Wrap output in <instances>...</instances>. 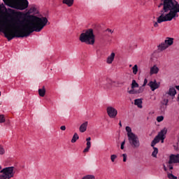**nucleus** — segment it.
Segmentation results:
<instances>
[{"label":"nucleus","instance_id":"obj_24","mask_svg":"<svg viewBox=\"0 0 179 179\" xmlns=\"http://www.w3.org/2000/svg\"><path fill=\"white\" fill-rule=\"evenodd\" d=\"M78 139H79V135H78L77 133H75L71 139V143H75V142H76Z\"/></svg>","mask_w":179,"mask_h":179},{"label":"nucleus","instance_id":"obj_26","mask_svg":"<svg viewBox=\"0 0 179 179\" xmlns=\"http://www.w3.org/2000/svg\"><path fill=\"white\" fill-rule=\"evenodd\" d=\"M167 110V106L165 105H161L160 106V111L162 114H164L166 113V110Z\"/></svg>","mask_w":179,"mask_h":179},{"label":"nucleus","instance_id":"obj_45","mask_svg":"<svg viewBox=\"0 0 179 179\" xmlns=\"http://www.w3.org/2000/svg\"><path fill=\"white\" fill-rule=\"evenodd\" d=\"M106 31H108V33H114V31L113 30H111L110 29H107Z\"/></svg>","mask_w":179,"mask_h":179},{"label":"nucleus","instance_id":"obj_41","mask_svg":"<svg viewBox=\"0 0 179 179\" xmlns=\"http://www.w3.org/2000/svg\"><path fill=\"white\" fill-rule=\"evenodd\" d=\"M167 166L169 167V170H173V165H171V164H169L168 162Z\"/></svg>","mask_w":179,"mask_h":179},{"label":"nucleus","instance_id":"obj_48","mask_svg":"<svg viewBox=\"0 0 179 179\" xmlns=\"http://www.w3.org/2000/svg\"><path fill=\"white\" fill-rule=\"evenodd\" d=\"M176 89H177V90H179V85H176Z\"/></svg>","mask_w":179,"mask_h":179},{"label":"nucleus","instance_id":"obj_35","mask_svg":"<svg viewBox=\"0 0 179 179\" xmlns=\"http://www.w3.org/2000/svg\"><path fill=\"white\" fill-rule=\"evenodd\" d=\"M0 155H5V149L2 145H0Z\"/></svg>","mask_w":179,"mask_h":179},{"label":"nucleus","instance_id":"obj_33","mask_svg":"<svg viewBox=\"0 0 179 179\" xmlns=\"http://www.w3.org/2000/svg\"><path fill=\"white\" fill-rule=\"evenodd\" d=\"M115 159H117V155H112L110 156V160L113 163H114V162H115Z\"/></svg>","mask_w":179,"mask_h":179},{"label":"nucleus","instance_id":"obj_27","mask_svg":"<svg viewBox=\"0 0 179 179\" xmlns=\"http://www.w3.org/2000/svg\"><path fill=\"white\" fill-rule=\"evenodd\" d=\"M126 131L127 132L128 138H129V135H131V134H134L132 132V129H131L129 126L126 127Z\"/></svg>","mask_w":179,"mask_h":179},{"label":"nucleus","instance_id":"obj_1","mask_svg":"<svg viewBox=\"0 0 179 179\" xmlns=\"http://www.w3.org/2000/svg\"><path fill=\"white\" fill-rule=\"evenodd\" d=\"M10 13L13 15L10 20L12 27L15 29L12 35L6 31L3 33L5 38L8 41L13 40L15 37L17 38H23V37H29L31 33L36 31L40 33L42 29H44L48 23V20L45 17H39L36 15H29L21 11H15L13 9H8Z\"/></svg>","mask_w":179,"mask_h":179},{"label":"nucleus","instance_id":"obj_34","mask_svg":"<svg viewBox=\"0 0 179 179\" xmlns=\"http://www.w3.org/2000/svg\"><path fill=\"white\" fill-rule=\"evenodd\" d=\"M0 179H8V178L5 176L3 172L0 171Z\"/></svg>","mask_w":179,"mask_h":179},{"label":"nucleus","instance_id":"obj_7","mask_svg":"<svg viewBox=\"0 0 179 179\" xmlns=\"http://www.w3.org/2000/svg\"><path fill=\"white\" fill-rule=\"evenodd\" d=\"M13 170H15L14 166H9V167H6L1 170V173H4V176L10 179L12 177L15 176V173L13 172Z\"/></svg>","mask_w":179,"mask_h":179},{"label":"nucleus","instance_id":"obj_28","mask_svg":"<svg viewBox=\"0 0 179 179\" xmlns=\"http://www.w3.org/2000/svg\"><path fill=\"white\" fill-rule=\"evenodd\" d=\"M161 106H169V99H164L162 101H161Z\"/></svg>","mask_w":179,"mask_h":179},{"label":"nucleus","instance_id":"obj_14","mask_svg":"<svg viewBox=\"0 0 179 179\" xmlns=\"http://www.w3.org/2000/svg\"><path fill=\"white\" fill-rule=\"evenodd\" d=\"M166 94L174 97V96L177 94V90H176V88H174L173 87H170L169 92H166Z\"/></svg>","mask_w":179,"mask_h":179},{"label":"nucleus","instance_id":"obj_43","mask_svg":"<svg viewBox=\"0 0 179 179\" xmlns=\"http://www.w3.org/2000/svg\"><path fill=\"white\" fill-rule=\"evenodd\" d=\"M156 144H157V143H156L155 141H152L151 142V146H152V148H154L155 146L156 145Z\"/></svg>","mask_w":179,"mask_h":179},{"label":"nucleus","instance_id":"obj_18","mask_svg":"<svg viewBox=\"0 0 179 179\" xmlns=\"http://www.w3.org/2000/svg\"><path fill=\"white\" fill-rule=\"evenodd\" d=\"M114 58H115V53L112 52L110 56L108 57L106 62L107 64H113V61H114Z\"/></svg>","mask_w":179,"mask_h":179},{"label":"nucleus","instance_id":"obj_38","mask_svg":"<svg viewBox=\"0 0 179 179\" xmlns=\"http://www.w3.org/2000/svg\"><path fill=\"white\" fill-rule=\"evenodd\" d=\"M124 145H125V140H124V141L122 142V143H121L120 149H121L122 150H124Z\"/></svg>","mask_w":179,"mask_h":179},{"label":"nucleus","instance_id":"obj_9","mask_svg":"<svg viewBox=\"0 0 179 179\" xmlns=\"http://www.w3.org/2000/svg\"><path fill=\"white\" fill-rule=\"evenodd\" d=\"M106 113L110 118H115L117 114H118V110L113 106H108L106 108Z\"/></svg>","mask_w":179,"mask_h":179},{"label":"nucleus","instance_id":"obj_8","mask_svg":"<svg viewBox=\"0 0 179 179\" xmlns=\"http://www.w3.org/2000/svg\"><path fill=\"white\" fill-rule=\"evenodd\" d=\"M136 87H139V84L136 83V80H133L131 82V89L128 90L127 93H129V94H141V93H143L139 92V88L138 90H135Z\"/></svg>","mask_w":179,"mask_h":179},{"label":"nucleus","instance_id":"obj_51","mask_svg":"<svg viewBox=\"0 0 179 179\" xmlns=\"http://www.w3.org/2000/svg\"><path fill=\"white\" fill-rule=\"evenodd\" d=\"M129 66H132V65H130Z\"/></svg>","mask_w":179,"mask_h":179},{"label":"nucleus","instance_id":"obj_4","mask_svg":"<svg viewBox=\"0 0 179 179\" xmlns=\"http://www.w3.org/2000/svg\"><path fill=\"white\" fill-rule=\"evenodd\" d=\"M3 2L7 6L17 10H24L29 8V1L27 0H3Z\"/></svg>","mask_w":179,"mask_h":179},{"label":"nucleus","instance_id":"obj_2","mask_svg":"<svg viewBox=\"0 0 179 179\" xmlns=\"http://www.w3.org/2000/svg\"><path fill=\"white\" fill-rule=\"evenodd\" d=\"M161 3L158 5V8H162L161 15L157 17L158 23L163 22H171L172 19L178 17L179 3L176 0H159Z\"/></svg>","mask_w":179,"mask_h":179},{"label":"nucleus","instance_id":"obj_5","mask_svg":"<svg viewBox=\"0 0 179 179\" xmlns=\"http://www.w3.org/2000/svg\"><path fill=\"white\" fill-rule=\"evenodd\" d=\"M79 40L81 41V43H85V44L93 45L95 42L93 29H89L85 32L82 33L80 35Z\"/></svg>","mask_w":179,"mask_h":179},{"label":"nucleus","instance_id":"obj_19","mask_svg":"<svg viewBox=\"0 0 179 179\" xmlns=\"http://www.w3.org/2000/svg\"><path fill=\"white\" fill-rule=\"evenodd\" d=\"M134 104L135 106H137L138 108H142V99H137L134 100Z\"/></svg>","mask_w":179,"mask_h":179},{"label":"nucleus","instance_id":"obj_10","mask_svg":"<svg viewBox=\"0 0 179 179\" xmlns=\"http://www.w3.org/2000/svg\"><path fill=\"white\" fill-rule=\"evenodd\" d=\"M169 164H173L176 163H179V154L178 155H171L169 157V161L168 162Z\"/></svg>","mask_w":179,"mask_h":179},{"label":"nucleus","instance_id":"obj_42","mask_svg":"<svg viewBox=\"0 0 179 179\" xmlns=\"http://www.w3.org/2000/svg\"><path fill=\"white\" fill-rule=\"evenodd\" d=\"M159 23L157 21L154 22V27H159Z\"/></svg>","mask_w":179,"mask_h":179},{"label":"nucleus","instance_id":"obj_50","mask_svg":"<svg viewBox=\"0 0 179 179\" xmlns=\"http://www.w3.org/2000/svg\"><path fill=\"white\" fill-rule=\"evenodd\" d=\"M2 169V167L1 166H0V170H1Z\"/></svg>","mask_w":179,"mask_h":179},{"label":"nucleus","instance_id":"obj_30","mask_svg":"<svg viewBox=\"0 0 179 179\" xmlns=\"http://www.w3.org/2000/svg\"><path fill=\"white\" fill-rule=\"evenodd\" d=\"M132 69H133V73L134 74V75H136V73H138V65H134V66H133V68H132Z\"/></svg>","mask_w":179,"mask_h":179},{"label":"nucleus","instance_id":"obj_36","mask_svg":"<svg viewBox=\"0 0 179 179\" xmlns=\"http://www.w3.org/2000/svg\"><path fill=\"white\" fill-rule=\"evenodd\" d=\"M2 122H5V117L3 115H0V123L2 124Z\"/></svg>","mask_w":179,"mask_h":179},{"label":"nucleus","instance_id":"obj_15","mask_svg":"<svg viewBox=\"0 0 179 179\" xmlns=\"http://www.w3.org/2000/svg\"><path fill=\"white\" fill-rule=\"evenodd\" d=\"M157 48L159 51H164V50H167L168 46L164 42H162L159 45H157Z\"/></svg>","mask_w":179,"mask_h":179},{"label":"nucleus","instance_id":"obj_6","mask_svg":"<svg viewBox=\"0 0 179 179\" xmlns=\"http://www.w3.org/2000/svg\"><path fill=\"white\" fill-rule=\"evenodd\" d=\"M129 142L132 148H139L141 143L139 142V138L135 134H129Z\"/></svg>","mask_w":179,"mask_h":179},{"label":"nucleus","instance_id":"obj_46","mask_svg":"<svg viewBox=\"0 0 179 179\" xmlns=\"http://www.w3.org/2000/svg\"><path fill=\"white\" fill-rule=\"evenodd\" d=\"M164 170V171H167V167H166V165L164 164H163Z\"/></svg>","mask_w":179,"mask_h":179},{"label":"nucleus","instance_id":"obj_37","mask_svg":"<svg viewBox=\"0 0 179 179\" xmlns=\"http://www.w3.org/2000/svg\"><path fill=\"white\" fill-rule=\"evenodd\" d=\"M122 156L123 157V162H127V158L128 157V155L127 154H122Z\"/></svg>","mask_w":179,"mask_h":179},{"label":"nucleus","instance_id":"obj_49","mask_svg":"<svg viewBox=\"0 0 179 179\" xmlns=\"http://www.w3.org/2000/svg\"><path fill=\"white\" fill-rule=\"evenodd\" d=\"M119 125H120V127H122V124H121V121H120Z\"/></svg>","mask_w":179,"mask_h":179},{"label":"nucleus","instance_id":"obj_52","mask_svg":"<svg viewBox=\"0 0 179 179\" xmlns=\"http://www.w3.org/2000/svg\"><path fill=\"white\" fill-rule=\"evenodd\" d=\"M0 96H1V92H0Z\"/></svg>","mask_w":179,"mask_h":179},{"label":"nucleus","instance_id":"obj_21","mask_svg":"<svg viewBox=\"0 0 179 179\" xmlns=\"http://www.w3.org/2000/svg\"><path fill=\"white\" fill-rule=\"evenodd\" d=\"M38 94L41 97H44L45 96V88L43 87V89L38 90Z\"/></svg>","mask_w":179,"mask_h":179},{"label":"nucleus","instance_id":"obj_16","mask_svg":"<svg viewBox=\"0 0 179 179\" xmlns=\"http://www.w3.org/2000/svg\"><path fill=\"white\" fill-rule=\"evenodd\" d=\"M87 125H88V122H85L84 123H83L79 128V131L80 132H86V130L87 129Z\"/></svg>","mask_w":179,"mask_h":179},{"label":"nucleus","instance_id":"obj_23","mask_svg":"<svg viewBox=\"0 0 179 179\" xmlns=\"http://www.w3.org/2000/svg\"><path fill=\"white\" fill-rule=\"evenodd\" d=\"M63 3L67 5V6H71L73 5V0H63Z\"/></svg>","mask_w":179,"mask_h":179},{"label":"nucleus","instance_id":"obj_44","mask_svg":"<svg viewBox=\"0 0 179 179\" xmlns=\"http://www.w3.org/2000/svg\"><path fill=\"white\" fill-rule=\"evenodd\" d=\"M60 129H61L62 131H65V129H66V127H65V126H61Z\"/></svg>","mask_w":179,"mask_h":179},{"label":"nucleus","instance_id":"obj_32","mask_svg":"<svg viewBox=\"0 0 179 179\" xmlns=\"http://www.w3.org/2000/svg\"><path fill=\"white\" fill-rule=\"evenodd\" d=\"M164 120V117L163 116H158L157 117V122H162Z\"/></svg>","mask_w":179,"mask_h":179},{"label":"nucleus","instance_id":"obj_20","mask_svg":"<svg viewBox=\"0 0 179 179\" xmlns=\"http://www.w3.org/2000/svg\"><path fill=\"white\" fill-rule=\"evenodd\" d=\"M146 85H148V79L145 78L143 85L139 87L138 92L143 93V90H145V86H146Z\"/></svg>","mask_w":179,"mask_h":179},{"label":"nucleus","instance_id":"obj_22","mask_svg":"<svg viewBox=\"0 0 179 179\" xmlns=\"http://www.w3.org/2000/svg\"><path fill=\"white\" fill-rule=\"evenodd\" d=\"M162 131H160L158 134L155 137V138L152 140L155 141L157 144L160 142V136H161Z\"/></svg>","mask_w":179,"mask_h":179},{"label":"nucleus","instance_id":"obj_17","mask_svg":"<svg viewBox=\"0 0 179 179\" xmlns=\"http://www.w3.org/2000/svg\"><path fill=\"white\" fill-rule=\"evenodd\" d=\"M166 46L169 48L170 45H173V43H174V38L167 37L166 39L164 41Z\"/></svg>","mask_w":179,"mask_h":179},{"label":"nucleus","instance_id":"obj_3","mask_svg":"<svg viewBox=\"0 0 179 179\" xmlns=\"http://www.w3.org/2000/svg\"><path fill=\"white\" fill-rule=\"evenodd\" d=\"M2 9H5L6 13L10 17L9 23H10V19L13 17V15L9 11V9L12 8H6V6H5L3 3L0 4V33L4 34L9 30V28L8 27V22L3 20V14L5 12H3Z\"/></svg>","mask_w":179,"mask_h":179},{"label":"nucleus","instance_id":"obj_11","mask_svg":"<svg viewBox=\"0 0 179 179\" xmlns=\"http://www.w3.org/2000/svg\"><path fill=\"white\" fill-rule=\"evenodd\" d=\"M148 85V86H150L152 92H155L156 90V89H159V87L160 86L157 83L156 80H155L154 81H150Z\"/></svg>","mask_w":179,"mask_h":179},{"label":"nucleus","instance_id":"obj_47","mask_svg":"<svg viewBox=\"0 0 179 179\" xmlns=\"http://www.w3.org/2000/svg\"><path fill=\"white\" fill-rule=\"evenodd\" d=\"M91 139L92 138L90 137H88V138H86V141L87 142H90Z\"/></svg>","mask_w":179,"mask_h":179},{"label":"nucleus","instance_id":"obj_39","mask_svg":"<svg viewBox=\"0 0 179 179\" xmlns=\"http://www.w3.org/2000/svg\"><path fill=\"white\" fill-rule=\"evenodd\" d=\"M90 150V147H86L84 150H83V152L84 153H86L87 152H89V150Z\"/></svg>","mask_w":179,"mask_h":179},{"label":"nucleus","instance_id":"obj_12","mask_svg":"<svg viewBox=\"0 0 179 179\" xmlns=\"http://www.w3.org/2000/svg\"><path fill=\"white\" fill-rule=\"evenodd\" d=\"M166 134H167V129H164L161 130V136H160L161 143H164V139H166Z\"/></svg>","mask_w":179,"mask_h":179},{"label":"nucleus","instance_id":"obj_40","mask_svg":"<svg viewBox=\"0 0 179 179\" xmlns=\"http://www.w3.org/2000/svg\"><path fill=\"white\" fill-rule=\"evenodd\" d=\"M92 147V143L90 141H87V148H91Z\"/></svg>","mask_w":179,"mask_h":179},{"label":"nucleus","instance_id":"obj_29","mask_svg":"<svg viewBox=\"0 0 179 179\" xmlns=\"http://www.w3.org/2000/svg\"><path fill=\"white\" fill-rule=\"evenodd\" d=\"M82 179H96V178L93 175H87L84 176Z\"/></svg>","mask_w":179,"mask_h":179},{"label":"nucleus","instance_id":"obj_31","mask_svg":"<svg viewBox=\"0 0 179 179\" xmlns=\"http://www.w3.org/2000/svg\"><path fill=\"white\" fill-rule=\"evenodd\" d=\"M168 178L169 179H177V176L173 175V173H168Z\"/></svg>","mask_w":179,"mask_h":179},{"label":"nucleus","instance_id":"obj_25","mask_svg":"<svg viewBox=\"0 0 179 179\" xmlns=\"http://www.w3.org/2000/svg\"><path fill=\"white\" fill-rule=\"evenodd\" d=\"M153 149H154V151L152 153V157H157V154L159 153V150L156 147H154Z\"/></svg>","mask_w":179,"mask_h":179},{"label":"nucleus","instance_id":"obj_13","mask_svg":"<svg viewBox=\"0 0 179 179\" xmlns=\"http://www.w3.org/2000/svg\"><path fill=\"white\" fill-rule=\"evenodd\" d=\"M156 73H159V67L156 65H154L150 68V75H156Z\"/></svg>","mask_w":179,"mask_h":179}]
</instances>
